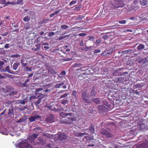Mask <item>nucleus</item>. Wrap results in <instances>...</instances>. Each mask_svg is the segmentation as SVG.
<instances>
[{"label":"nucleus","mask_w":148,"mask_h":148,"mask_svg":"<svg viewBox=\"0 0 148 148\" xmlns=\"http://www.w3.org/2000/svg\"><path fill=\"white\" fill-rule=\"evenodd\" d=\"M60 115L62 118H65L63 120L61 121V122L63 124H73V121L77 120L76 117H75L74 113L72 112L66 113L64 112H61Z\"/></svg>","instance_id":"f257e3e1"},{"label":"nucleus","mask_w":148,"mask_h":148,"mask_svg":"<svg viewBox=\"0 0 148 148\" xmlns=\"http://www.w3.org/2000/svg\"><path fill=\"white\" fill-rule=\"evenodd\" d=\"M124 5V4L122 0H114L109 5L108 8L110 10H114L116 8L123 7Z\"/></svg>","instance_id":"f03ea898"},{"label":"nucleus","mask_w":148,"mask_h":148,"mask_svg":"<svg viewBox=\"0 0 148 148\" xmlns=\"http://www.w3.org/2000/svg\"><path fill=\"white\" fill-rule=\"evenodd\" d=\"M4 91L7 96L14 95L17 93V92L14 90V88L10 86L6 87Z\"/></svg>","instance_id":"7ed1b4c3"},{"label":"nucleus","mask_w":148,"mask_h":148,"mask_svg":"<svg viewBox=\"0 0 148 148\" xmlns=\"http://www.w3.org/2000/svg\"><path fill=\"white\" fill-rule=\"evenodd\" d=\"M49 91L48 89H46L45 90L42 88H38L36 90V95L38 97H42V98H45V95L44 93H42L48 92Z\"/></svg>","instance_id":"20e7f679"},{"label":"nucleus","mask_w":148,"mask_h":148,"mask_svg":"<svg viewBox=\"0 0 148 148\" xmlns=\"http://www.w3.org/2000/svg\"><path fill=\"white\" fill-rule=\"evenodd\" d=\"M82 98L85 103H91L90 100L89 99L88 94L85 91H83L82 92Z\"/></svg>","instance_id":"39448f33"},{"label":"nucleus","mask_w":148,"mask_h":148,"mask_svg":"<svg viewBox=\"0 0 148 148\" xmlns=\"http://www.w3.org/2000/svg\"><path fill=\"white\" fill-rule=\"evenodd\" d=\"M100 132L107 138H110L112 136V135L111 133L104 128L101 129L100 131Z\"/></svg>","instance_id":"423d86ee"},{"label":"nucleus","mask_w":148,"mask_h":148,"mask_svg":"<svg viewBox=\"0 0 148 148\" xmlns=\"http://www.w3.org/2000/svg\"><path fill=\"white\" fill-rule=\"evenodd\" d=\"M58 139L60 141H62L66 139L67 138L66 135L63 133H58L57 135Z\"/></svg>","instance_id":"0eeeda50"},{"label":"nucleus","mask_w":148,"mask_h":148,"mask_svg":"<svg viewBox=\"0 0 148 148\" xmlns=\"http://www.w3.org/2000/svg\"><path fill=\"white\" fill-rule=\"evenodd\" d=\"M138 125L140 130H148V127L146 126L143 122H141L140 123H138Z\"/></svg>","instance_id":"6e6552de"},{"label":"nucleus","mask_w":148,"mask_h":148,"mask_svg":"<svg viewBox=\"0 0 148 148\" xmlns=\"http://www.w3.org/2000/svg\"><path fill=\"white\" fill-rule=\"evenodd\" d=\"M121 68L117 69L112 72V74L114 76H121L123 75L122 72H120Z\"/></svg>","instance_id":"1a4fd4ad"},{"label":"nucleus","mask_w":148,"mask_h":148,"mask_svg":"<svg viewBox=\"0 0 148 148\" xmlns=\"http://www.w3.org/2000/svg\"><path fill=\"white\" fill-rule=\"evenodd\" d=\"M53 118V116L52 114H50L48 115L45 119V120L48 123H51L54 121Z\"/></svg>","instance_id":"9d476101"},{"label":"nucleus","mask_w":148,"mask_h":148,"mask_svg":"<svg viewBox=\"0 0 148 148\" xmlns=\"http://www.w3.org/2000/svg\"><path fill=\"white\" fill-rule=\"evenodd\" d=\"M7 113L8 116L10 117L14 115V109L13 107L12 106L11 107H10L8 109Z\"/></svg>","instance_id":"9b49d317"},{"label":"nucleus","mask_w":148,"mask_h":148,"mask_svg":"<svg viewBox=\"0 0 148 148\" xmlns=\"http://www.w3.org/2000/svg\"><path fill=\"white\" fill-rule=\"evenodd\" d=\"M41 117L39 115H37L34 116H31L29 118V119L31 122L35 121L36 120L39 119H41Z\"/></svg>","instance_id":"f8f14e48"},{"label":"nucleus","mask_w":148,"mask_h":148,"mask_svg":"<svg viewBox=\"0 0 148 148\" xmlns=\"http://www.w3.org/2000/svg\"><path fill=\"white\" fill-rule=\"evenodd\" d=\"M138 147L139 148H147L148 147V141L145 140V142L139 145Z\"/></svg>","instance_id":"ddd939ff"},{"label":"nucleus","mask_w":148,"mask_h":148,"mask_svg":"<svg viewBox=\"0 0 148 148\" xmlns=\"http://www.w3.org/2000/svg\"><path fill=\"white\" fill-rule=\"evenodd\" d=\"M112 52L110 50H106L104 52L102 53L101 55L103 56H108V55L111 54Z\"/></svg>","instance_id":"4468645a"},{"label":"nucleus","mask_w":148,"mask_h":148,"mask_svg":"<svg viewBox=\"0 0 148 148\" xmlns=\"http://www.w3.org/2000/svg\"><path fill=\"white\" fill-rule=\"evenodd\" d=\"M49 44L47 43H45L43 44L42 49L43 50H48L49 48L48 46Z\"/></svg>","instance_id":"2eb2a0df"},{"label":"nucleus","mask_w":148,"mask_h":148,"mask_svg":"<svg viewBox=\"0 0 148 148\" xmlns=\"http://www.w3.org/2000/svg\"><path fill=\"white\" fill-rule=\"evenodd\" d=\"M27 61L26 59L25 58H23L21 60V64L23 67H25L27 65Z\"/></svg>","instance_id":"dca6fc26"},{"label":"nucleus","mask_w":148,"mask_h":148,"mask_svg":"<svg viewBox=\"0 0 148 148\" xmlns=\"http://www.w3.org/2000/svg\"><path fill=\"white\" fill-rule=\"evenodd\" d=\"M48 71V73L51 75H55L56 73V71L51 67L49 69Z\"/></svg>","instance_id":"f3484780"},{"label":"nucleus","mask_w":148,"mask_h":148,"mask_svg":"<svg viewBox=\"0 0 148 148\" xmlns=\"http://www.w3.org/2000/svg\"><path fill=\"white\" fill-rule=\"evenodd\" d=\"M38 140L39 141V144L42 145L46 143V140L43 139L42 137H39L38 138Z\"/></svg>","instance_id":"a211bd4d"},{"label":"nucleus","mask_w":148,"mask_h":148,"mask_svg":"<svg viewBox=\"0 0 148 148\" xmlns=\"http://www.w3.org/2000/svg\"><path fill=\"white\" fill-rule=\"evenodd\" d=\"M29 147V144L26 143H22L20 145V148H27Z\"/></svg>","instance_id":"6ab92c4d"},{"label":"nucleus","mask_w":148,"mask_h":148,"mask_svg":"<svg viewBox=\"0 0 148 148\" xmlns=\"http://www.w3.org/2000/svg\"><path fill=\"white\" fill-rule=\"evenodd\" d=\"M126 78H125V77H119L118 78L117 82L121 83L126 81Z\"/></svg>","instance_id":"aec40b11"},{"label":"nucleus","mask_w":148,"mask_h":148,"mask_svg":"<svg viewBox=\"0 0 148 148\" xmlns=\"http://www.w3.org/2000/svg\"><path fill=\"white\" fill-rule=\"evenodd\" d=\"M92 101L97 104H99L101 103L100 99L98 98L92 99Z\"/></svg>","instance_id":"412c9836"},{"label":"nucleus","mask_w":148,"mask_h":148,"mask_svg":"<svg viewBox=\"0 0 148 148\" xmlns=\"http://www.w3.org/2000/svg\"><path fill=\"white\" fill-rule=\"evenodd\" d=\"M3 72H7L10 73V74H13V73L12 72V71H11L10 69V67L9 66H7L4 70L3 71Z\"/></svg>","instance_id":"4be33fe9"},{"label":"nucleus","mask_w":148,"mask_h":148,"mask_svg":"<svg viewBox=\"0 0 148 148\" xmlns=\"http://www.w3.org/2000/svg\"><path fill=\"white\" fill-rule=\"evenodd\" d=\"M140 4L143 6H145L147 4L148 0H140Z\"/></svg>","instance_id":"5701e85b"},{"label":"nucleus","mask_w":148,"mask_h":148,"mask_svg":"<svg viewBox=\"0 0 148 148\" xmlns=\"http://www.w3.org/2000/svg\"><path fill=\"white\" fill-rule=\"evenodd\" d=\"M64 84L63 82L61 83L57 84L55 86V87L56 88H61V86H63Z\"/></svg>","instance_id":"b1692460"},{"label":"nucleus","mask_w":148,"mask_h":148,"mask_svg":"<svg viewBox=\"0 0 148 148\" xmlns=\"http://www.w3.org/2000/svg\"><path fill=\"white\" fill-rule=\"evenodd\" d=\"M89 130L92 134H94L95 131L94 126L91 125V126L89 127Z\"/></svg>","instance_id":"393cba45"},{"label":"nucleus","mask_w":148,"mask_h":148,"mask_svg":"<svg viewBox=\"0 0 148 148\" xmlns=\"http://www.w3.org/2000/svg\"><path fill=\"white\" fill-rule=\"evenodd\" d=\"M20 65L19 63L15 62L14 63L13 66V68L14 70H16L18 67V66Z\"/></svg>","instance_id":"a878e982"},{"label":"nucleus","mask_w":148,"mask_h":148,"mask_svg":"<svg viewBox=\"0 0 148 148\" xmlns=\"http://www.w3.org/2000/svg\"><path fill=\"white\" fill-rule=\"evenodd\" d=\"M69 101L67 100L63 99L61 101V103L62 104H64V106H66L68 107L67 105H66V104H68Z\"/></svg>","instance_id":"bb28decb"},{"label":"nucleus","mask_w":148,"mask_h":148,"mask_svg":"<svg viewBox=\"0 0 148 148\" xmlns=\"http://www.w3.org/2000/svg\"><path fill=\"white\" fill-rule=\"evenodd\" d=\"M13 103V101H7L6 103V105L7 107H12V103Z\"/></svg>","instance_id":"cd10ccee"},{"label":"nucleus","mask_w":148,"mask_h":148,"mask_svg":"<svg viewBox=\"0 0 148 148\" xmlns=\"http://www.w3.org/2000/svg\"><path fill=\"white\" fill-rule=\"evenodd\" d=\"M97 92L94 89H93L91 91L90 94L92 96H95L97 95Z\"/></svg>","instance_id":"c85d7f7f"},{"label":"nucleus","mask_w":148,"mask_h":148,"mask_svg":"<svg viewBox=\"0 0 148 148\" xmlns=\"http://www.w3.org/2000/svg\"><path fill=\"white\" fill-rule=\"evenodd\" d=\"M60 10H58L56 11L53 13L52 14H51L50 15V17H53L55 15L57 14L58 13H59L60 12Z\"/></svg>","instance_id":"c756f323"},{"label":"nucleus","mask_w":148,"mask_h":148,"mask_svg":"<svg viewBox=\"0 0 148 148\" xmlns=\"http://www.w3.org/2000/svg\"><path fill=\"white\" fill-rule=\"evenodd\" d=\"M30 20V17L29 16H25L23 19L24 21L27 22L29 21Z\"/></svg>","instance_id":"7c9ffc66"},{"label":"nucleus","mask_w":148,"mask_h":148,"mask_svg":"<svg viewBox=\"0 0 148 148\" xmlns=\"http://www.w3.org/2000/svg\"><path fill=\"white\" fill-rule=\"evenodd\" d=\"M27 77H24L23 78V82L25 84H28L27 83L29 81L30 79L29 78H27L25 79V78Z\"/></svg>","instance_id":"2f4dec72"},{"label":"nucleus","mask_w":148,"mask_h":148,"mask_svg":"<svg viewBox=\"0 0 148 148\" xmlns=\"http://www.w3.org/2000/svg\"><path fill=\"white\" fill-rule=\"evenodd\" d=\"M30 27V25L29 23L27 22L24 25V29L26 30H27L29 29Z\"/></svg>","instance_id":"473e14b6"},{"label":"nucleus","mask_w":148,"mask_h":148,"mask_svg":"<svg viewBox=\"0 0 148 148\" xmlns=\"http://www.w3.org/2000/svg\"><path fill=\"white\" fill-rule=\"evenodd\" d=\"M145 47L144 45L143 44L139 45L137 47V49L138 50H140L141 49H143Z\"/></svg>","instance_id":"72a5a7b5"},{"label":"nucleus","mask_w":148,"mask_h":148,"mask_svg":"<svg viewBox=\"0 0 148 148\" xmlns=\"http://www.w3.org/2000/svg\"><path fill=\"white\" fill-rule=\"evenodd\" d=\"M16 4V3L15 1H13L12 2H10L9 1H8V2H7L5 4V5H8L9 4H11L12 5H15Z\"/></svg>","instance_id":"f704fd0d"},{"label":"nucleus","mask_w":148,"mask_h":148,"mask_svg":"<svg viewBox=\"0 0 148 148\" xmlns=\"http://www.w3.org/2000/svg\"><path fill=\"white\" fill-rule=\"evenodd\" d=\"M39 97L38 99L36 102L35 104L37 105L40 103L42 99H43L42 97Z\"/></svg>","instance_id":"c9c22d12"},{"label":"nucleus","mask_w":148,"mask_h":148,"mask_svg":"<svg viewBox=\"0 0 148 148\" xmlns=\"http://www.w3.org/2000/svg\"><path fill=\"white\" fill-rule=\"evenodd\" d=\"M69 28L68 26L66 25H62L61 27V28L62 29L65 30Z\"/></svg>","instance_id":"e433bc0d"},{"label":"nucleus","mask_w":148,"mask_h":148,"mask_svg":"<svg viewBox=\"0 0 148 148\" xmlns=\"http://www.w3.org/2000/svg\"><path fill=\"white\" fill-rule=\"evenodd\" d=\"M82 64L81 63H75L73 66V67H77L81 66Z\"/></svg>","instance_id":"4c0bfd02"},{"label":"nucleus","mask_w":148,"mask_h":148,"mask_svg":"<svg viewBox=\"0 0 148 148\" xmlns=\"http://www.w3.org/2000/svg\"><path fill=\"white\" fill-rule=\"evenodd\" d=\"M132 51V49H128L127 50H126L124 51H123L122 53H123V54H127L128 53H130Z\"/></svg>","instance_id":"58836bf2"},{"label":"nucleus","mask_w":148,"mask_h":148,"mask_svg":"<svg viewBox=\"0 0 148 148\" xmlns=\"http://www.w3.org/2000/svg\"><path fill=\"white\" fill-rule=\"evenodd\" d=\"M1 132L2 134L5 135L8 134V132L6 130L4 129V130H2L1 131Z\"/></svg>","instance_id":"ea45409f"},{"label":"nucleus","mask_w":148,"mask_h":148,"mask_svg":"<svg viewBox=\"0 0 148 148\" xmlns=\"http://www.w3.org/2000/svg\"><path fill=\"white\" fill-rule=\"evenodd\" d=\"M69 35H65L63 36H61L58 38V40H62L66 37H69Z\"/></svg>","instance_id":"a19ab883"},{"label":"nucleus","mask_w":148,"mask_h":148,"mask_svg":"<svg viewBox=\"0 0 148 148\" xmlns=\"http://www.w3.org/2000/svg\"><path fill=\"white\" fill-rule=\"evenodd\" d=\"M137 61L139 63H141L144 62L143 59L142 58H139L137 59Z\"/></svg>","instance_id":"79ce46f5"},{"label":"nucleus","mask_w":148,"mask_h":148,"mask_svg":"<svg viewBox=\"0 0 148 148\" xmlns=\"http://www.w3.org/2000/svg\"><path fill=\"white\" fill-rule=\"evenodd\" d=\"M38 134H33L31 135V137L34 138H36L38 136Z\"/></svg>","instance_id":"37998d69"},{"label":"nucleus","mask_w":148,"mask_h":148,"mask_svg":"<svg viewBox=\"0 0 148 148\" xmlns=\"http://www.w3.org/2000/svg\"><path fill=\"white\" fill-rule=\"evenodd\" d=\"M69 108L70 107H66V108L65 107L63 109V110L65 112H69L71 110V109Z\"/></svg>","instance_id":"c03bdc74"},{"label":"nucleus","mask_w":148,"mask_h":148,"mask_svg":"<svg viewBox=\"0 0 148 148\" xmlns=\"http://www.w3.org/2000/svg\"><path fill=\"white\" fill-rule=\"evenodd\" d=\"M23 0H18L17 1L16 3L17 4H21V5H23Z\"/></svg>","instance_id":"a18cd8bd"},{"label":"nucleus","mask_w":148,"mask_h":148,"mask_svg":"<svg viewBox=\"0 0 148 148\" xmlns=\"http://www.w3.org/2000/svg\"><path fill=\"white\" fill-rule=\"evenodd\" d=\"M76 3L77 1L76 0L72 1L70 3L69 5L70 6H71L72 5L75 4Z\"/></svg>","instance_id":"49530a36"},{"label":"nucleus","mask_w":148,"mask_h":148,"mask_svg":"<svg viewBox=\"0 0 148 148\" xmlns=\"http://www.w3.org/2000/svg\"><path fill=\"white\" fill-rule=\"evenodd\" d=\"M20 85L22 87H27L28 86V84H25L24 83V82L23 83H21Z\"/></svg>","instance_id":"de8ad7c7"},{"label":"nucleus","mask_w":148,"mask_h":148,"mask_svg":"<svg viewBox=\"0 0 148 148\" xmlns=\"http://www.w3.org/2000/svg\"><path fill=\"white\" fill-rule=\"evenodd\" d=\"M25 121L24 119L23 118H20L18 121H16L17 123H22Z\"/></svg>","instance_id":"09e8293b"},{"label":"nucleus","mask_w":148,"mask_h":148,"mask_svg":"<svg viewBox=\"0 0 148 148\" xmlns=\"http://www.w3.org/2000/svg\"><path fill=\"white\" fill-rule=\"evenodd\" d=\"M55 34V33L53 32H49L48 34V36L49 37H51L54 35Z\"/></svg>","instance_id":"8fccbe9b"},{"label":"nucleus","mask_w":148,"mask_h":148,"mask_svg":"<svg viewBox=\"0 0 148 148\" xmlns=\"http://www.w3.org/2000/svg\"><path fill=\"white\" fill-rule=\"evenodd\" d=\"M27 102V101L26 99H23V100H21L20 102V103L22 104H25V103Z\"/></svg>","instance_id":"3c124183"},{"label":"nucleus","mask_w":148,"mask_h":148,"mask_svg":"<svg viewBox=\"0 0 148 148\" xmlns=\"http://www.w3.org/2000/svg\"><path fill=\"white\" fill-rule=\"evenodd\" d=\"M20 55L18 54H14V55H11V57L12 58L16 57V58H17L20 57Z\"/></svg>","instance_id":"603ef678"},{"label":"nucleus","mask_w":148,"mask_h":148,"mask_svg":"<svg viewBox=\"0 0 148 148\" xmlns=\"http://www.w3.org/2000/svg\"><path fill=\"white\" fill-rule=\"evenodd\" d=\"M97 107H98V108H97L99 110H101L102 108H103L104 107H105L102 105H99Z\"/></svg>","instance_id":"864d4df0"},{"label":"nucleus","mask_w":148,"mask_h":148,"mask_svg":"<svg viewBox=\"0 0 148 148\" xmlns=\"http://www.w3.org/2000/svg\"><path fill=\"white\" fill-rule=\"evenodd\" d=\"M144 62L143 63H145L147 62L148 61V56H147L143 59Z\"/></svg>","instance_id":"5fc2aeb1"},{"label":"nucleus","mask_w":148,"mask_h":148,"mask_svg":"<svg viewBox=\"0 0 148 148\" xmlns=\"http://www.w3.org/2000/svg\"><path fill=\"white\" fill-rule=\"evenodd\" d=\"M88 38L89 40H91L92 41H94V37L93 36H88Z\"/></svg>","instance_id":"6e6d98bb"},{"label":"nucleus","mask_w":148,"mask_h":148,"mask_svg":"<svg viewBox=\"0 0 148 148\" xmlns=\"http://www.w3.org/2000/svg\"><path fill=\"white\" fill-rule=\"evenodd\" d=\"M36 47V48L37 49L39 50L40 48L41 44H38L35 45Z\"/></svg>","instance_id":"4d7b16f0"},{"label":"nucleus","mask_w":148,"mask_h":148,"mask_svg":"<svg viewBox=\"0 0 148 148\" xmlns=\"http://www.w3.org/2000/svg\"><path fill=\"white\" fill-rule=\"evenodd\" d=\"M102 38L104 40L107 39L108 38V36L106 35H104L102 36Z\"/></svg>","instance_id":"13d9d810"},{"label":"nucleus","mask_w":148,"mask_h":148,"mask_svg":"<svg viewBox=\"0 0 148 148\" xmlns=\"http://www.w3.org/2000/svg\"><path fill=\"white\" fill-rule=\"evenodd\" d=\"M86 34L85 33H80L78 35L80 36H85L86 35Z\"/></svg>","instance_id":"bf43d9fd"},{"label":"nucleus","mask_w":148,"mask_h":148,"mask_svg":"<svg viewBox=\"0 0 148 148\" xmlns=\"http://www.w3.org/2000/svg\"><path fill=\"white\" fill-rule=\"evenodd\" d=\"M6 3V0H0V3L2 4H5Z\"/></svg>","instance_id":"052dcab7"},{"label":"nucleus","mask_w":148,"mask_h":148,"mask_svg":"<svg viewBox=\"0 0 148 148\" xmlns=\"http://www.w3.org/2000/svg\"><path fill=\"white\" fill-rule=\"evenodd\" d=\"M126 22L125 20L120 21H119V23L122 24H124L126 23Z\"/></svg>","instance_id":"680f3d73"},{"label":"nucleus","mask_w":148,"mask_h":148,"mask_svg":"<svg viewBox=\"0 0 148 148\" xmlns=\"http://www.w3.org/2000/svg\"><path fill=\"white\" fill-rule=\"evenodd\" d=\"M45 108L49 109L50 110H51V106L50 105H47L45 106Z\"/></svg>","instance_id":"e2e57ef3"},{"label":"nucleus","mask_w":148,"mask_h":148,"mask_svg":"<svg viewBox=\"0 0 148 148\" xmlns=\"http://www.w3.org/2000/svg\"><path fill=\"white\" fill-rule=\"evenodd\" d=\"M86 134L85 133H79V134H78L79 136H80V137H81L82 136H83L86 135Z\"/></svg>","instance_id":"0e129e2a"},{"label":"nucleus","mask_w":148,"mask_h":148,"mask_svg":"<svg viewBox=\"0 0 148 148\" xmlns=\"http://www.w3.org/2000/svg\"><path fill=\"white\" fill-rule=\"evenodd\" d=\"M77 94V92L76 91L74 90L72 92V95L75 97H76Z\"/></svg>","instance_id":"69168bd1"},{"label":"nucleus","mask_w":148,"mask_h":148,"mask_svg":"<svg viewBox=\"0 0 148 148\" xmlns=\"http://www.w3.org/2000/svg\"><path fill=\"white\" fill-rule=\"evenodd\" d=\"M79 45L81 46H82L84 45V43L83 40H82L79 42Z\"/></svg>","instance_id":"338daca9"},{"label":"nucleus","mask_w":148,"mask_h":148,"mask_svg":"<svg viewBox=\"0 0 148 148\" xmlns=\"http://www.w3.org/2000/svg\"><path fill=\"white\" fill-rule=\"evenodd\" d=\"M101 42V41L100 40L98 39L95 42V43L96 45H98Z\"/></svg>","instance_id":"774afa93"}]
</instances>
